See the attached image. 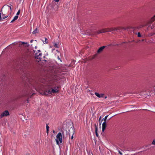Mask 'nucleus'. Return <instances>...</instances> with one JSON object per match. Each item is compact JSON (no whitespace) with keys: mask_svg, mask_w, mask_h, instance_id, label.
<instances>
[{"mask_svg":"<svg viewBox=\"0 0 155 155\" xmlns=\"http://www.w3.org/2000/svg\"><path fill=\"white\" fill-rule=\"evenodd\" d=\"M26 91L29 93L30 92L33 91L34 90H37L35 86V84L34 82H29L25 85Z\"/></svg>","mask_w":155,"mask_h":155,"instance_id":"nucleus-1","label":"nucleus"},{"mask_svg":"<svg viewBox=\"0 0 155 155\" xmlns=\"http://www.w3.org/2000/svg\"><path fill=\"white\" fill-rule=\"evenodd\" d=\"M58 87H55L54 88L49 89L45 91L42 93H40V94L42 95H48L49 94H53L58 92Z\"/></svg>","mask_w":155,"mask_h":155,"instance_id":"nucleus-2","label":"nucleus"},{"mask_svg":"<svg viewBox=\"0 0 155 155\" xmlns=\"http://www.w3.org/2000/svg\"><path fill=\"white\" fill-rule=\"evenodd\" d=\"M57 143L59 145L62 143V133L59 132L56 136V138L55 139Z\"/></svg>","mask_w":155,"mask_h":155,"instance_id":"nucleus-3","label":"nucleus"},{"mask_svg":"<svg viewBox=\"0 0 155 155\" xmlns=\"http://www.w3.org/2000/svg\"><path fill=\"white\" fill-rule=\"evenodd\" d=\"M34 54L35 55V57L36 58L38 59L40 61H41V51L40 50H38L37 51H36L33 50Z\"/></svg>","mask_w":155,"mask_h":155,"instance_id":"nucleus-4","label":"nucleus"},{"mask_svg":"<svg viewBox=\"0 0 155 155\" xmlns=\"http://www.w3.org/2000/svg\"><path fill=\"white\" fill-rule=\"evenodd\" d=\"M9 115V113L8 111L6 110L2 113L0 115L1 118H2L4 117H7Z\"/></svg>","mask_w":155,"mask_h":155,"instance_id":"nucleus-5","label":"nucleus"},{"mask_svg":"<svg viewBox=\"0 0 155 155\" xmlns=\"http://www.w3.org/2000/svg\"><path fill=\"white\" fill-rule=\"evenodd\" d=\"M154 21H155V15L147 21V22L148 25L150 24Z\"/></svg>","mask_w":155,"mask_h":155,"instance_id":"nucleus-6","label":"nucleus"},{"mask_svg":"<svg viewBox=\"0 0 155 155\" xmlns=\"http://www.w3.org/2000/svg\"><path fill=\"white\" fill-rule=\"evenodd\" d=\"M70 130H71V132H70L69 133V135L70 136L71 135V139L72 140L73 139V135H74V134L75 132H74V131L73 130V129H70Z\"/></svg>","mask_w":155,"mask_h":155,"instance_id":"nucleus-7","label":"nucleus"},{"mask_svg":"<svg viewBox=\"0 0 155 155\" xmlns=\"http://www.w3.org/2000/svg\"><path fill=\"white\" fill-rule=\"evenodd\" d=\"M105 46H103L101 47H100L98 50L97 51V53L98 54H100L103 51V50L105 48Z\"/></svg>","mask_w":155,"mask_h":155,"instance_id":"nucleus-8","label":"nucleus"},{"mask_svg":"<svg viewBox=\"0 0 155 155\" xmlns=\"http://www.w3.org/2000/svg\"><path fill=\"white\" fill-rule=\"evenodd\" d=\"M94 94L97 97L100 98L103 97L104 95L103 94H99L97 92H95Z\"/></svg>","mask_w":155,"mask_h":155,"instance_id":"nucleus-9","label":"nucleus"},{"mask_svg":"<svg viewBox=\"0 0 155 155\" xmlns=\"http://www.w3.org/2000/svg\"><path fill=\"white\" fill-rule=\"evenodd\" d=\"M105 29V28H104L97 31V33L98 34H99L100 33H104L106 32V31Z\"/></svg>","mask_w":155,"mask_h":155,"instance_id":"nucleus-10","label":"nucleus"},{"mask_svg":"<svg viewBox=\"0 0 155 155\" xmlns=\"http://www.w3.org/2000/svg\"><path fill=\"white\" fill-rule=\"evenodd\" d=\"M106 123L105 122H104L102 125V131H104L106 127Z\"/></svg>","mask_w":155,"mask_h":155,"instance_id":"nucleus-11","label":"nucleus"},{"mask_svg":"<svg viewBox=\"0 0 155 155\" xmlns=\"http://www.w3.org/2000/svg\"><path fill=\"white\" fill-rule=\"evenodd\" d=\"M2 18L1 17V13H0V20L2 21L3 20V19H4L6 18L8 16H5L3 14H2Z\"/></svg>","mask_w":155,"mask_h":155,"instance_id":"nucleus-12","label":"nucleus"},{"mask_svg":"<svg viewBox=\"0 0 155 155\" xmlns=\"http://www.w3.org/2000/svg\"><path fill=\"white\" fill-rule=\"evenodd\" d=\"M46 84L47 85L46 86L48 88L52 86V83L51 82H47Z\"/></svg>","mask_w":155,"mask_h":155,"instance_id":"nucleus-13","label":"nucleus"},{"mask_svg":"<svg viewBox=\"0 0 155 155\" xmlns=\"http://www.w3.org/2000/svg\"><path fill=\"white\" fill-rule=\"evenodd\" d=\"M42 41L44 44H47L48 42V40L46 38H44Z\"/></svg>","mask_w":155,"mask_h":155,"instance_id":"nucleus-14","label":"nucleus"},{"mask_svg":"<svg viewBox=\"0 0 155 155\" xmlns=\"http://www.w3.org/2000/svg\"><path fill=\"white\" fill-rule=\"evenodd\" d=\"M18 18V15H16L15 16L14 18L13 19V20L11 21V22H13L14 21H15V20H16Z\"/></svg>","mask_w":155,"mask_h":155,"instance_id":"nucleus-15","label":"nucleus"},{"mask_svg":"<svg viewBox=\"0 0 155 155\" xmlns=\"http://www.w3.org/2000/svg\"><path fill=\"white\" fill-rule=\"evenodd\" d=\"M52 43L53 44L54 46L56 48H58V44L57 43H55L54 42H53Z\"/></svg>","mask_w":155,"mask_h":155,"instance_id":"nucleus-16","label":"nucleus"},{"mask_svg":"<svg viewBox=\"0 0 155 155\" xmlns=\"http://www.w3.org/2000/svg\"><path fill=\"white\" fill-rule=\"evenodd\" d=\"M38 30L37 28H36L33 32L32 33L33 34H35L38 32Z\"/></svg>","mask_w":155,"mask_h":155,"instance_id":"nucleus-17","label":"nucleus"},{"mask_svg":"<svg viewBox=\"0 0 155 155\" xmlns=\"http://www.w3.org/2000/svg\"><path fill=\"white\" fill-rule=\"evenodd\" d=\"M108 117V115L106 116L102 120H104V122H105V123H106V120L107 119V117Z\"/></svg>","mask_w":155,"mask_h":155,"instance_id":"nucleus-18","label":"nucleus"},{"mask_svg":"<svg viewBox=\"0 0 155 155\" xmlns=\"http://www.w3.org/2000/svg\"><path fill=\"white\" fill-rule=\"evenodd\" d=\"M109 32H111V31H114V30H115V29H114V28L113 27H112V28H109Z\"/></svg>","mask_w":155,"mask_h":155,"instance_id":"nucleus-19","label":"nucleus"},{"mask_svg":"<svg viewBox=\"0 0 155 155\" xmlns=\"http://www.w3.org/2000/svg\"><path fill=\"white\" fill-rule=\"evenodd\" d=\"M105 31H106V32H109V28H105Z\"/></svg>","mask_w":155,"mask_h":155,"instance_id":"nucleus-20","label":"nucleus"},{"mask_svg":"<svg viewBox=\"0 0 155 155\" xmlns=\"http://www.w3.org/2000/svg\"><path fill=\"white\" fill-rule=\"evenodd\" d=\"M114 28L115 29V30H114V31H116L120 29V28L119 27H114Z\"/></svg>","mask_w":155,"mask_h":155,"instance_id":"nucleus-21","label":"nucleus"},{"mask_svg":"<svg viewBox=\"0 0 155 155\" xmlns=\"http://www.w3.org/2000/svg\"><path fill=\"white\" fill-rule=\"evenodd\" d=\"M6 9H10L11 10V8L10 6L8 5L6 6Z\"/></svg>","mask_w":155,"mask_h":155,"instance_id":"nucleus-22","label":"nucleus"},{"mask_svg":"<svg viewBox=\"0 0 155 155\" xmlns=\"http://www.w3.org/2000/svg\"><path fill=\"white\" fill-rule=\"evenodd\" d=\"M137 36L138 37H141V35L140 32H138L137 33Z\"/></svg>","mask_w":155,"mask_h":155,"instance_id":"nucleus-23","label":"nucleus"},{"mask_svg":"<svg viewBox=\"0 0 155 155\" xmlns=\"http://www.w3.org/2000/svg\"><path fill=\"white\" fill-rule=\"evenodd\" d=\"M25 44V43L22 42H19V45H24V44Z\"/></svg>","mask_w":155,"mask_h":155,"instance_id":"nucleus-24","label":"nucleus"},{"mask_svg":"<svg viewBox=\"0 0 155 155\" xmlns=\"http://www.w3.org/2000/svg\"><path fill=\"white\" fill-rule=\"evenodd\" d=\"M20 13V10H19L16 14V15L18 16V15Z\"/></svg>","mask_w":155,"mask_h":155,"instance_id":"nucleus-25","label":"nucleus"},{"mask_svg":"<svg viewBox=\"0 0 155 155\" xmlns=\"http://www.w3.org/2000/svg\"><path fill=\"white\" fill-rule=\"evenodd\" d=\"M152 144L153 145L155 144V140H153V141L152 142Z\"/></svg>","mask_w":155,"mask_h":155,"instance_id":"nucleus-26","label":"nucleus"},{"mask_svg":"<svg viewBox=\"0 0 155 155\" xmlns=\"http://www.w3.org/2000/svg\"><path fill=\"white\" fill-rule=\"evenodd\" d=\"M118 152L121 155H122L123 154L122 153H121L119 150H118Z\"/></svg>","mask_w":155,"mask_h":155,"instance_id":"nucleus-27","label":"nucleus"},{"mask_svg":"<svg viewBox=\"0 0 155 155\" xmlns=\"http://www.w3.org/2000/svg\"><path fill=\"white\" fill-rule=\"evenodd\" d=\"M49 126L47 125H46V129L49 130Z\"/></svg>","mask_w":155,"mask_h":155,"instance_id":"nucleus-28","label":"nucleus"},{"mask_svg":"<svg viewBox=\"0 0 155 155\" xmlns=\"http://www.w3.org/2000/svg\"><path fill=\"white\" fill-rule=\"evenodd\" d=\"M95 132H97V127H96L95 124Z\"/></svg>","mask_w":155,"mask_h":155,"instance_id":"nucleus-29","label":"nucleus"},{"mask_svg":"<svg viewBox=\"0 0 155 155\" xmlns=\"http://www.w3.org/2000/svg\"><path fill=\"white\" fill-rule=\"evenodd\" d=\"M58 58L59 60L60 61H61V59L59 56L58 57Z\"/></svg>","mask_w":155,"mask_h":155,"instance_id":"nucleus-30","label":"nucleus"},{"mask_svg":"<svg viewBox=\"0 0 155 155\" xmlns=\"http://www.w3.org/2000/svg\"><path fill=\"white\" fill-rule=\"evenodd\" d=\"M49 131V130L46 129V133L47 134H48Z\"/></svg>","mask_w":155,"mask_h":155,"instance_id":"nucleus-31","label":"nucleus"},{"mask_svg":"<svg viewBox=\"0 0 155 155\" xmlns=\"http://www.w3.org/2000/svg\"><path fill=\"white\" fill-rule=\"evenodd\" d=\"M26 102L27 103H29V101H28V99H27L26 101Z\"/></svg>","mask_w":155,"mask_h":155,"instance_id":"nucleus-32","label":"nucleus"},{"mask_svg":"<svg viewBox=\"0 0 155 155\" xmlns=\"http://www.w3.org/2000/svg\"><path fill=\"white\" fill-rule=\"evenodd\" d=\"M95 133H96V136L97 137H98V134L97 133V132H95Z\"/></svg>","mask_w":155,"mask_h":155,"instance_id":"nucleus-33","label":"nucleus"},{"mask_svg":"<svg viewBox=\"0 0 155 155\" xmlns=\"http://www.w3.org/2000/svg\"><path fill=\"white\" fill-rule=\"evenodd\" d=\"M55 2H58L60 0H54Z\"/></svg>","mask_w":155,"mask_h":155,"instance_id":"nucleus-34","label":"nucleus"},{"mask_svg":"<svg viewBox=\"0 0 155 155\" xmlns=\"http://www.w3.org/2000/svg\"><path fill=\"white\" fill-rule=\"evenodd\" d=\"M101 117H100L99 119V120H101Z\"/></svg>","mask_w":155,"mask_h":155,"instance_id":"nucleus-35","label":"nucleus"},{"mask_svg":"<svg viewBox=\"0 0 155 155\" xmlns=\"http://www.w3.org/2000/svg\"><path fill=\"white\" fill-rule=\"evenodd\" d=\"M65 74V73H62L61 74L62 75H63V74Z\"/></svg>","mask_w":155,"mask_h":155,"instance_id":"nucleus-36","label":"nucleus"},{"mask_svg":"<svg viewBox=\"0 0 155 155\" xmlns=\"http://www.w3.org/2000/svg\"><path fill=\"white\" fill-rule=\"evenodd\" d=\"M33 41V40H31V41H30V42H32V41Z\"/></svg>","mask_w":155,"mask_h":155,"instance_id":"nucleus-37","label":"nucleus"},{"mask_svg":"<svg viewBox=\"0 0 155 155\" xmlns=\"http://www.w3.org/2000/svg\"><path fill=\"white\" fill-rule=\"evenodd\" d=\"M37 48V46H35V49H36V48Z\"/></svg>","mask_w":155,"mask_h":155,"instance_id":"nucleus-38","label":"nucleus"},{"mask_svg":"<svg viewBox=\"0 0 155 155\" xmlns=\"http://www.w3.org/2000/svg\"><path fill=\"white\" fill-rule=\"evenodd\" d=\"M62 134H63V136H64V134H63V132H62Z\"/></svg>","mask_w":155,"mask_h":155,"instance_id":"nucleus-39","label":"nucleus"},{"mask_svg":"<svg viewBox=\"0 0 155 155\" xmlns=\"http://www.w3.org/2000/svg\"><path fill=\"white\" fill-rule=\"evenodd\" d=\"M106 98H107V97H106V96L105 97V99H106Z\"/></svg>","mask_w":155,"mask_h":155,"instance_id":"nucleus-40","label":"nucleus"},{"mask_svg":"<svg viewBox=\"0 0 155 155\" xmlns=\"http://www.w3.org/2000/svg\"><path fill=\"white\" fill-rule=\"evenodd\" d=\"M142 41H144V40H142Z\"/></svg>","mask_w":155,"mask_h":155,"instance_id":"nucleus-41","label":"nucleus"},{"mask_svg":"<svg viewBox=\"0 0 155 155\" xmlns=\"http://www.w3.org/2000/svg\"><path fill=\"white\" fill-rule=\"evenodd\" d=\"M4 7H3V8H4Z\"/></svg>","mask_w":155,"mask_h":155,"instance_id":"nucleus-42","label":"nucleus"},{"mask_svg":"<svg viewBox=\"0 0 155 155\" xmlns=\"http://www.w3.org/2000/svg\"><path fill=\"white\" fill-rule=\"evenodd\" d=\"M53 132L54 133V131H53Z\"/></svg>","mask_w":155,"mask_h":155,"instance_id":"nucleus-43","label":"nucleus"}]
</instances>
